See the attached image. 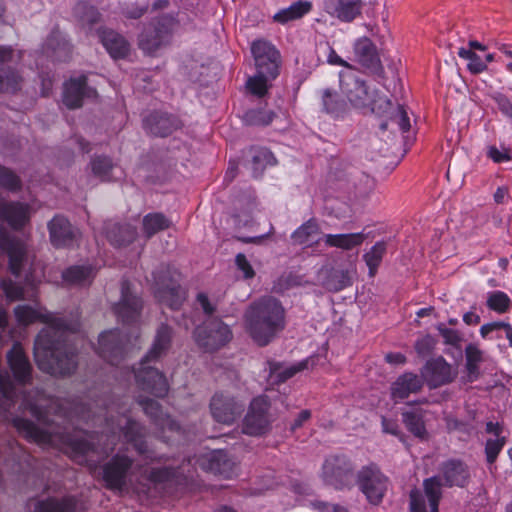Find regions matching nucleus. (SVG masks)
<instances>
[{
  "label": "nucleus",
  "instance_id": "44",
  "mask_svg": "<svg viewBox=\"0 0 512 512\" xmlns=\"http://www.w3.org/2000/svg\"><path fill=\"white\" fill-rule=\"evenodd\" d=\"M308 361H301L295 365L283 367L280 363H269L270 378L277 382L283 383L293 377L296 373L307 368Z\"/></svg>",
  "mask_w": 512,
  "mask_h": 512
},
{
  "label": "nucleus",
  "instance_id": "48",
  "mask_svg": "<svg viewBox=\"0 0 512 512\" xmlns=\"http://www.w3.org/2000/svg\"><path fill=\"white\" fill-rule=\"evenodd\" d=\"M23 186L20 176L12 169L0 164V188L11 193L21 191Z\"/></svg>",
  "mask_w": 512,
  "mask_h": 512
},
{
  "label": "nucleus",
  "instance_id": "15",
  "mask_svg": "<svg viewBox=\"0 0 512 512\" xmlns=\"http://www.w3.org/2000/svg\"><path fill=\"white\" fill-rule=\"evenodd\" d=\"M358 483L372 504L380 503L388 488V478L374 464L362 468L358 474Z\"/></svg>",
  "mask_w": 512,
  "mask_h": 512
},
{
  "label": "nucleus",
  "instance_id": "25",
  "mask_svg": "<svg viewBox=\"0 0 512 512\" xmlns=\"http://www.w3.org/2000/svg\"><path fill=\"white\" fill-rule=\"evenodd\" d=\"M354 55L357 62L374 73L382 72L381 60L375 44L367 37L354 43Z\"/></svg>",
  "mask_w": 512,
  "mask_h": 512
},
{
  "label": "nucleus",
  "instance_id": "24",
  "mask_svg": "<svg viewBox=\"0 0 512 512\" xmlns=\"http://www.w3.org/2000/svg\"><path fill=\"white\" fill-rule=\"evenodd\" d=\"M7 361L15 380L22 385L32 379V366L20 344L16 343L7 353Z\"/></svg>",
  "mask_w": 512,
  "mask_h": 512
},
{
  "label": "nucleus",
  "instance_id": "18",
  "mask_svg": "<svg viewBox=\"0 0 512 512\" xmlns=\"http://www.w3.org/2000/svg\"><path fill=\"white\" fill-rule=\"evenodd\" d=\"M49 237L56 248L73 246L79 239L80 233L63 215H55L48 222Z\"/></svg>",
  "mask_w": 512,
  "mask_h": 512
},
{
  "label": "nucleus",
  "instance_id": "13",
  "mask_svg": "<svg viewBox=\"0 0 512 512\" xmlns=\"http://www.w3.org/2000/svg\"><path fill=\"white\" fill-rule=\"evenodd\" d=\"M197 344L205 351H215L224 346L232 337L229 326L219 319L207 321L194 332Z\"/></svg>",
  "mask_w": 512,
  "mask_h": 512
},
{
  "label": "nucleus",
  "instance_id": "64",
  "mask_svg": "<svg viewBox=\"0 0 512 512\" xmlns=\"http://www.w3.org/2000/svg\"><path fill=\"white\" fill-rule=\"evenodd\" d=\"M311 418V411L310 410H302L298 416L295 418V420L293 421V423H291V430H296L300 427H302V425L307 422L309 419Z\"/></svg>",
  "mask_w": 512,
  "mask_h": 512
},
{
  "label": "nucleus",
  "instance_id": "16",
  "mask_svg": "<svg viewBox=\"0 0 512 512\" xmlns=\"http://www.w3.org/2000/svg\"><path fill=\"white\" fill-rule=\"evenodd\" d=\"M0 250L9 257L10 272L19 278L27 264V255L25 245L8 232V230L0 225Z\"/></svg>",
  "mask_w": 512,
  "mask_h": 512
},
{
  "label": "nucleus",
  "instance_id": "20",
  "mask_svg": "<svg viewBox=\"0 0 512 512\" xmlns=\"http://www.w3.org/2000/svg\"><path fill=\"white\" fill-rule=\"evenodd\" d=\"M99 355L112 365H118L125 354L121 332L117 329L106 331L99 336Z\"/></svg>",
  "mask_w": 512,
  "mask_h": 512
},
{
  "label": "nucleus",
  "instance_id": "55",
  "mask_svg": "<svg viewBox=\"0 0 512 512\" xmlns=\"http://www.w3.org/2000/svg\"><path fill=\"white\" fill-rule=\"evenodd\" d=\"M274 117V112L264 110H251L246 114V120L252 125H269Z\"/></svg>",
  "mask_w": 512,
  "mask_h": 512
},
{
  "label": "nucleus",
  "instance_id": "56",
  "mask_svg": "<svg viewBox=\"0 0 512 512\" xmlns=\"http://www.w3.org/2000/svg\"><path fill=\"white\" fill-rule=\"evenodd\" d=\"M437 330L444 339L445 344L459 347L462 342V336L457 330L449 329L444 324H439Z\"/></svg>",
  "mask_w": 512,
  "mask_h": 512
},
{
  "label": "nucleus",
  "instance_id": "51",
  "mask_svg": "<svg viewBox=\"0 0 512 512\" xmlns=\"http://www.w3.org/2000/svg\"><path fill=\"white\" fill-rule=\"evenodd\" d=\"M486 305L490 310L503 314L509 311L511 300L503 291H492L487 294Z\"/></svg>",
  "mask_w": 512,
  "mask_h": 512
},
{
  "label": "nucleus",
  "instance_id": "11",
  "mask_svg": "<svg viewBox=\"0 0 512 512\" xmlns=\"http://www.w3.org/2000/svg\"><path fill=\"white\" fill-rule=\"evenodd\" d=\"M246 403L227 391L216 392L209 404L212 418L221 424L231 425L241 417Z\"/></svg>",
  "mask_w": 512,
  "mask_h": 512
},
{
  "label": "nucleus",
  "instance_id": "14",
  "mask_svg": "<svg viewBox=\"0 0 512 512\" xmlns=\"http://www.w3.org/2000/svg\"><path fill=\"white\" fill-rule=\"evenodd\" d=\"M270 403L268 397L260 395L255 397L249 405L243 420V433L250 436L262 435L269 428L271 419L269 415Z\"/></svg>",
  "mask_w": 512,
  "mask_h": 512
},
{
  "label": "nucleus",
  "instance_id": "8",
  "mask_svg": "<svg viewBox=\"0 0 512 512\" xmlns=\"http://www.w3.org/2000/svg\"><path fill=\"white\" fill-rule=\"evenodd\" d=\"M340 85L350 104L364 113L381 115L391 108V101L386 96H380L377 90L370 89L365 81L353 75L340 73Z\"/></svg>",
  "mask_w": 512,
  "mask_h": 512
},
{
  "label": "nucleus",
  "instance_id": "32",
  "mask_svg": "<svg viewBox=\"0 0 512 512\" xmlns=\"http://www.w3.org/2000/svg\"><path fill=\"white\" fill-rule=\"evenodd\" d=\"M78 500L74 496L48 497L35 504L32 512H77Z\"/></svg>",
  "mask_w": 512,
  "mask_h": 512
},
{
  "label": "nucleus",
  "instance_id": "33",
  "mask_svg": "<svg viewBox=\"0 0 512 512\" xmlns=\"http://www.w3.org/2000/svg\"><path fill=\"white\" fill-rule=\"evenodd\" d=\"M293 244L310 246L323 239L319 224L312 218L298 227L291 235Z\"/></svg>",
  "mask_w": 512,
  "mask_h": 512
},
{
  "label": "nucleus",
  "instance_id": "47",
  "mask_svg": "<svg viewBox=\"0 0 512 512\" xmlns=\"http://www.w3.org/2000/svg\"><path fill=\"white\" fill-rule=\"evenodd\" d=\"M170 226V221L161 213H150L143 218V229L148 238Z\"/></svg>",
  "mask_w": 512,
  "mask_h": 512
},
{
  "label": "nucleus",
  "instance_id": "4",
  "mask_svg": "<svg viewBox=\"0 0 512 512\" xmlns=\"http://www.w3.org/2000/svg\"><path fill=\"white\" fill-rule=\"evenodd\" d=\"M246 329L259 345H268L285 327V311L273 297L253 302L245 312Z\"/></svg>",
  "mask_w": 512,
  "mask_h": 512
},
{
  "label": "nucleus",
  "instance_id": "63",
  "mask_svg": "<svg viewBox=\"0 0 512 512\" xmlns=\"http://www.w3.org/2000/svg\"><path fill=\"white\" fill-rule=\"evenodd\" d=\"M488 156L496 163H501L510 160L508 152L499 151L496 147L492 146L488 150Z\"/></svg>",
  "mask_w": 512,
  "mask_h": 512
},
{
  "label": "nucleus",
  "instance_id": "61",
  "mask_svg": "<svg viewBox=\"0 0 512 512\" xmlns=\"http://www.w3.org/2000/svg\"><path fill=\"white\" fill-rule=\"evenodd\" d=\"M313 505L319 512H348V509L340 504L316 501Z\"/></svg>",
  "mask_w": 512,
  "mask_h": 512
},
{
  "label": "nucleus",
  "instance_id": "17",
  "mask_svg": "<svg viewBox=\"0 0 512 512\" xmlns=\"http://www.w3.org/2000/svg\"><path fill=\"white\" fill-rule=\"evenodd\" d=\"M143 301L131 288L128 281L121 283V298L114 305V312L124 324L136 323L141 315Z\"/></svg>",
  "mask_w": 512,
  "mask_h": 512
},
{
  "label": "nucleus",
  "instance_id": "28",
  "mask_svg": "<svg viewBox=\"0 0 512 512\" xmlns=\"http://www.w3.org/2000/svg\"><path fill=\"white\" fill-rule=\"evenodd\" d=\"M423 379L416 374L406 372L400 375L391 385V398L397 402L418 393L423 387Z\"/></svg>",
  "mask_w": 512,
  "mask_h": 512
},
{
  "label": "nucleus",
  "instance_id": "60",
  "mask_svg": "<svg viewBox=\"0 0 512 512\" xmlns=\"http://www.w3.org/2000/svg\"><path fill=\"white\" fill-rule=\"evenodd\" d=\"M434 347L433 338L429 335L419 339L415 344L416 352L421 356L428 355Z\"/></svg>",
  "mask_w": 512,
  "mask_h": 512
},
{
  "label": "nucleus",
  "instance_id": "30",
  "mask_svg": "<svg viewBox=\"0 0 512 512\" xmlns=\"http://www.w3.org/2000/svg\"><path fill=\"white\" fill-rule=\"evenodd\" d=\"M441 478L448 487H464L469 478V471L463 462L449 460L441 467Z\"/></svg>",
  "mask_w": 512,
  "mask_h": 512
},
{
  "label": "nucleus",
  "instance_id": "31",
  "mask_svg": "<svg viewBox=\"0 0 512 512\" xmlns=\"http://www.w3.org/2000/svg\"><path fill=\"white\" fill-rule=\"evenodd\" d=\"M322 285L330 292H339L352 285V273L349 270L330 268L321 273Z\"/></svg>",
  "mask_w": 512,
  "mask_h": 512
},
{
  "label": "nucleus",
  "instance_id": "1",
  "mask_svg": "<svg viewBox=\"0 0 512 512\" xmlns=\"http://www.w3.org/2000/svg\"><path fill=\"white\" fill-rule=\"evenodd\" d=\"M67 401L34 390L23 395L22 405L38 421L47 425L41 429L35 423L21 417L12 419L13 426L31 443L50 444L54 448L66 445L69 448H96L100 445L99 434H123L127 443L142 448L146 429L126 415L128 409L119 400L95 401L98 412L86 404L67 408Z\"/></svg>",
  "mask_w": 512,
  "mask_h": 512
},
{
  "label": "nucleus",
  "instance_id": "52",
  "mask_svg": "<svg viewBox=\"0 0 512 512\" xmlns=\"http://www.w3.org/2000/svg\"><path fill=\"white\" fill-rule=\"evenodd\" d=\"M74 15L83 25H91L98 22L100 13L87 2H78L74 7Z\"/></svg>",
  "mask_w": 512,
  "mask_h": 512
},
{
  "label": "nucleus",
  "instance_id": "27",
  "mask_svg": "<svg viewBox=\"0 0 512 512\" xmlns=\"http://www.w3.org/2000/svg\"><path fill=\"white\" fill-rule=\"evenodd\" d=\"M137 402L143 408L144 413L161 430L179 431V424L162 411L161 405L157 401L139 396Z\"/></svg>",
  "mask_w": 512,
  "mask_h": 512
},
{
  "label": "nucleus",
  "instance_id": "26",
  "mask_svg": "<svg viewBox=\"0 0 512 512\" xmlns=\"http://www.w3.org/2000/svg\"><path fill=\"white\" fill-rule=\"evenodd\" d=\"M181 126L180 120L163 112L151 113L144 119V128L151 134L166 137Z\"/></svg>",
  "mask_w": 512,
  "mask_h": 512
},
{
  "label": "nucleus",
  "instance_id": "42",
  "mask_svg": "<svg viewBox=\"0 0 512 512\" xmlns=\"http://www.w3.org/2000/svg\"><path fill=\"white\" fill-rule=\"evenodd\" d=\"M311 8H312V4L309 1L300 0V1H297L293 4H291L289 7L284 8V9L280 10L279 12H277L274 15L273 19L276 22L284 24L289 21L296 20V19L303 17L305 14L310 12Z\"/></svg>",
  "mask_w": 512,
  "mask_h": 512
},
{
  "label": "nucleus",
  "instance_id": "7",
  "mask_svg": "<svg viewBox=\"0 0 512 512\" xmlns=\"http://www.w3.org/2000/svg\"><path fill=\"white\" fill-rule=\"evenodd\" d=\"M250 49L256 73L247 79L246 87L252 95L261 98L267 94L271 82L279 76L282 56L276 46L265 39L253 41Z\"/></svg>",
  "mask_w": 512,
  "mask_h": 512
},
{
  "label": "nucleus",
  "instance_id": "10",
  "mask_svg": "<svg viewBox=\"0 0 512 512\" xmlns=\"http://www.w3.org/2000/svg\"><path fill=\"white\" fill-rule=\"evenodd\" d=\"M178 25V21L171 15L160 17L141 33L139 47L147 54L155 53L161 47L169 44Z\"/></svg>",
  "mask_w": 512,
  "mask_h": 512
},
{
  "label": "nucleus",
  "instance_id": "3",
  "mask_svg": "<svg viewBox=\"0 0 512 512\" xmlns=\"http://www.w3.org/2000/svg\"><path fill=\"white\" fill-rule=\"evenodd\" d=\"M181 464L164 466H151L144 469L143 473L154 483H172L181 485L193 478L192 468L195 464L209 473L229 479L237 475L238 462L232 458L227 450H209L192 463L189 455L183 456Z\"/></svg>",
  "mask_w": 512,
  "mask_h": 512
},
{
  "label": "nucleus",
  "instance_id": "9",
  "mask_svg": "<svg viewBox=\"0 0 512 512\" xmlns=\"http://www.w3.org/2000/svg\"><path fill=\"white\" fill-rule=\"evenodd\" d=\"M155 298L172 310L181 307L186 299V292L179 284L180 274L168 265H162L152 273Z\"/></svg>",
  "mask_w": 512,
  "mask_h": 512
},
{
  "label": "nucleus",
  "instance_id": "46",
  "mask_svg": "<svg viewBox=\"0 0 512 512\" xmlns=\"http://www.w3.org/2000/svg\"><path fill=\"white\" fill-rule=\"evenodd\" d=\"M386 251L387 243L385 241H378L371 247L368 252L363 255V260L369 268L370 277L375 276Z\"/></svg>",
  "mask_w": 512,
  "mask_h": 512
},
{
  "label": "nucleus",
  "instance_id": "19",
  "mask_svg": "<svg viewBox=\"0 0 512 512\" xmlns=\"http://www.w3.org/2000/svg\"><path fill=\"white\" fill-rule=\"evenodd\" d=\"M97 97V91L87 85V77L80 76L71 78L64 86L63 103L69 109H76L82 106L84 99Z\"/></svg>",
  "mask_w": 512,
  "mask_h": 512
},
{
  "label": "nucleus",
  "instance_id": "58",
  "mask_svg": "<svg viewBox=\"0 0 512 512\" xmlns=\"http://www.w3.org/2000/svg\"><path fill=\"white\" fill-rule=\"evenodd\" d=\"M235 263L237 268L243 273L245 279H251L254 277V269L252 268L251 264L249 263L244 254H237L235 257Z\"/></svg>",
  "mask_w": 512,
  "mask_h": 512
},
{
  "label": "nucleus",
  "instance_id": "57",
  "mask_svg": "<svg viewBox=\"0 0 512 512\" xmlns=\"http://www.w3.org/2000/svg\"><path fill=\"white\" fill-rule=\"evenodd\" d=\"M1 287L6 297L10 300H19L23 299L24 297L23 288L19 284L14 283L12 280H3L1 282Z\"/></svg>",
  "mask_w": 512,
  "mask_h": 512
},
{
  "label": "nucleus",
  "instance_id": "38",
  "mask_svg": "<svg viewBox=\"0 0 512 512\" xmlns=\"http://www.w3.org/2000/svg\"><path fill=\"white\" fill-rule=\"evenodd\" d=\"M323 111L333 118H341L347 114L349 107L335 91L324 89L322 91Z\"/></svg>",
  "mask_w": 512,
  "mask_h": 512
},
{
  "label": "nucleus",
  "instance_id": "34",
  "mask_svg": "<svg viewBox=\"0 0 512 512\" xmlns=\"http://www.w3.org/2000/svg\"><path fill=\"white\" fill-rule=\"evenodd\" d=\"M100 40L107 52L115 59L124 58L129 51L125 38L113 30L104 29L99 32Z\"/></svg>",
  "mask_w": 512,
  "mask_h": 512
},
{
  "label": "nucleus",
  "instance_id": "22",
  "mask_svg": "<svg viewBox=\"0 0 512 512\" xmlns=\"http://www.w3.org/2000/svg\"><path fill=\"white\" fill-rule=\"evenodd\" d=\"M421 374V378H424L431 388L448 384L452 382L456 376L451 365L441 357L428 361L423 367Z\"/></svg>",
  "mask_w": 512,
  "mask_h": 512
},
{
  "label": "nucleus",
  "instance_id": "21",
  "mask_svg": "<svg viewBox=\"0 0 512 512\" xmlns=\"http://www.w3.org/2000/svg\"><path fill=\"white\" fill-rule=\"evenodd\" d=\"M14 59L11 47L0 46V92H15L20 89L22 76L8 66Z\"/></svg>",
  "mask_w": 512,
  "mask_h": 512
},
{
  "label": "nucleus",
  "instance_id": "54",
  "mask_svg": "<svg viewBox=\"0 0 512 512\" xmlns=\"http://www.w3.org/2000/svg\"><path fill=\"white\" fill-rule=\"evenodd\" d=\"M486 432L489 435L486 441V448H502L506 444V436L499 423L488 422Z\"/></svg>",
  "mask_w": 512,
  "mask_h": 512
},
{
  "label": "nucleus",
  "instance_id": "53",
  "mask_svg": "<svg viewBox=\"0 0 512 512\" xmlns=\"http://www.w3.org/2000/svg\"><path fill=\"white\" fill-rule=\"evenodd\" d=\"M91 169L93 174L102 181H110L112 179L113 163L106 156L95 157L91 161Z\"/></svg>",
  "mask_w": 512,
  "mask_h": 512
},
{
  "label": "nucleus",
  "instance_id": "5",
  "mask_svg": "<svg viewBox=\"0 0 512 512\" xmlns=\"http://www.w3.org/2000/svg\"><path fill=\"white\" fill-rule=\"evenodd\" d=\"M171 336V328L162 324L157 330L152 348L141 360L139 367L134 370L137 387L158 398H163L168 394L169 384L165 375L151 364L168 350Z\"/></svg>",
  "mask_w": 512,
  "mask_h": 512
},
{
  "label": "nucleus",
  "instance_id": "41",
  "mask_svg": "<svg viewBox=\"0 0 512 512\" xmlns=\"http://www.w3.org/2000/svg\"><path fill=\"white\" fill-rule=\"evenodd\" d=\"M250 152V168L252 170L253 177L255 178L261 176L267 166L276 164V159L273 153L267 148H252Z\"/></svg>",
  "mask_w": 512,
  "mask_h": 512
},
{
  "label": "nucleus",
  "instance_id": "45",
  "mask_svg": "<svg viewBox=\"0 0 512 512\" xmlns=\"http://www.w3.org/2000/svg\"><path fill=\"white\" fill-rule=\"evenodd\" d=\"M442 485L441 476L430 477L423 483L425 495L429 502L430 512H439L438 505L442 496Z\"/></svg>",
  "mask_w": 512,
  "mask_h": 512
},
{
  "label": "nucleus",
  "instance_id": "40",
  "mask_svg": "<svg viewBox=\"0 0 512 512\" xmlns=\"http://www.w3.org/2000/svg\"><path fill=\"white\" fill-rule=\"evenodd\" d=\"M366 238L364 233H348V234H324L323 240L330 247H337L344 250H351L360 246Z\"/></svg>",
  "mask_w": 512,
  "mask_h": 512
},
{
  "label": "nucleus",
  "instance_id": "29",
  "mask_svg": "<svg viewBox=\"0 0 512 512\" xmlns=\"http://www.w3.org/2000/svg\"><path fill=\"white\" fill-rule=\"evenodd\" d=\"M328 13L340 21L352 22L361 14V0H326Z\"/></svg>",
  "mask_w": 512,
  "mask_h": 512
},
{
  "label": "nucleus",
  "instance_id": "37",
  "mask_svg": "<svg viewBox=\"0 0 512 512\" xmlns=\"http://www.w3.org/2000/svg\"><path fill=\"white\" fill-rule=\"evenodd\" d=\"M45 50L48 56L57 61H66L71 55V45L59 32H53L48 37Z\"/></svg>",
  "mask_w": 512,
  "mask_h": 512
},
{
  "label": "nucleus",
  "instance_id": "2",
  "mask_svg": "<svg viewBox=\"0 0 512 512\" xmlns=\"http://www.w3.org/2000/svg\"><path fill=\"white\" fill-rule=\"evenodd\" d=\"M14 313L18 322L23 325L38 319L47 324L34 343V357L41 371L53 376H66L76 370V349L68 343V334L78 331V320L67 321L52 313L41 315L29 305H18Z\"/></svg>",
  "mask_w": 512,
  "mask_h": 512
},
{
  "label": "nucleus",
  "instance_id": "49",
  "mask_svg": "<svg viewBox=\"0 0 512 512\" xmlns=\"http://www.w3.org/2000/svg\"><path fill=\"white\" fill-rule=\"evenodd\" d=\"M466 369L471 380L478 377L479 364L483 361L482 351L474 344H469L465 348Z\"/></svg>",
  "mask_w": 512,
  "mask_h": 512
},
{
  "label": "nucleus",
  "instance_id": "50",
  "mask_svg": "<svg viewBox=\"0 0 512 512\" xmlns=\"http://www.w3.org/2000/svg\"><path fill=\"white\" fill-rule=\"evenodd\" d=\"M403 422L408 430L418 438H424L426 429L421 412L406 411L402 413Z\"/></svg>",
  "mask_w": 512,
  "mask_h": 512
},
{
  "label": "nucleus",
  "instance_id": "59",
  "mask_svg": "<svg viewBox=\"0 0 512 512\" xmlns=\"http://www.w3.org/2000/svg\"><path fill=\"white\" fill-rule=\"evenodd\" d=\"M492 98L496 102L498 109L502 114L512 119V102L508 97L502 93H495Z\"/></svg>",
  "mask_w": 512,
  "mask_h": 512
},
{
  "label": "nucleus",
  "instance_id": "36",
  "mask_svg": "<svg viewBox=\"0 0 512 512\" xmlns=\"http://www.w3.org/2000/svg\"><path fill=\"white\" fill-rule=\"evenodd\" d=\"M379 117L387 116L388 120L384 121L380 124V129L386 130L388 129L389 125H395L398 127V129L405 133L409 131L411 124H410V118L408 116V113L404 106L397 105L394 106L391 103V108H388L387 111L383 112L381 115H378Z\"/></svg>",
  "mask_w": 512,
  "mask_h": 512
},
{
  "label": "nucleus",
  "instance_id": "23",
  "mask_svg": "<svg viewBox=\"0 0 512 512\" xmlns=\"http://www.w3.org/2000/svg\"><path fill=\"white\" fill-rule=\"evenodd\" d=\"M30 217L31 206L28 203L4 201L0 208V220L15 230H20L29 223Z\"/></svg>",
  "mask_w": 512,
  "mask_h": 512
},
{
  "label": "nucleus",
  "instance_id": "6",
  "mask_svg": "<svg viewBox=\"0 0 512 512\" xmlns=\"http://www.w3.org/2000/svg\"><path fill=\"white\" fill-rule=\"evenodd\" d=\"M74 462L87 466L93 474L101 475L107 489L122 492L127 487L128 475L133 467V460L126 455L117 454L100 467L101 450H64Z\"/></svg>",
  "mask_w": 512,
  "mask_h": 512
},
{
  "label": "nucleus",
  "instance_id": "43",
  "mask_svg": "<svg viewBox=\"0 0 512 512\" xmlns=\"http://www.w3.org/2000/svg\"><path fill=\"white\" fill-rule=\"evenodd\" d=\"M15 386L8 372H0V409L7 413L15 404Z\"/></svg>",
  "mask_w": 512,
  "mask_h": 512
},
{
  "label": "nucleus",
  "instance_id": "62",
  "mask_svg": "<svg viewBox=\"0 0 512 512\" xmlns=\"http://www.w3.org/2000/svg\"><path fill=\"white\" fill-rule=\"evenodd\" d=\"M467 68L472 74H480L487 69V65L484 61H482L480 56L474 53V55L469 60Z\"/></svg>",
  "mask_w": 512,
  "mask_h": 512
},
{
  "label": "nucleus",
  "instance_id": "12",
  "mask_svg": "<svg viewBox=\"0 0 512 512\" xmlns=\"http://www.w3.org/2000/svg\"><path fill=\"white\" fill-rule=\"evenodd\" d=\"M322 478L327 485L337 490L350 488L355 479L353 468L343 455H335L325 460Z\"/></svg>",
  "mask_w": 512,
  "mask_h": 512
},
{
  "label": "nucleus",
  "instance_id": "35",
  "mask_svg": "<svg viewBox=\"0 0 512 512\" xmlns=\"http://www.w3.org/2000/svg\"><path fill=\"white\" fill-rule=\"evenodd\" d=\"M106 233L109 242L118 247L132 243L137 236L136 228L130 224H110Z\"/></svg>",
  "mask_w": 512,
  "mask_h": 512
},
{
  "label": "nucleus",
  "instance_id": "39",
  "mask_svg": "<svg viewBox=\"0 0 512 512\" xmlns=\"http://www.w3.org/2000/svg\"><path fill=\"white\" fill-rule=\"evenodd\" d=\"M95 276L90 265H75L62 273L63 280L69 285L86 286L91 284Z\"/></svg>",
  "mask_w": 512,
  "mask_h": 512
}]
</instances>
